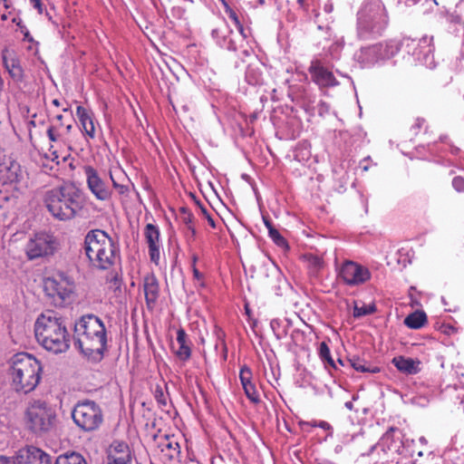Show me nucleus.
Masks as SVG:
<instances>
[{
	"mask_svg": "<svg viewBox=\"0 0 464 464\" xmlns=\"http://www.w3.org/2000/svg\"><path fill=\"white\" fill-rule=\"evenodd\" d=\"M270 325H271V328L275 331L276 327H277V325H279V321L277 319H274L271 321Z\"/></svg>",
	"mask_w": 464,
	"mask_h": 464,
	"instance_id": "50",
	"label": "nucleus"
},
{
	"mask_svg": "<svg viewBox=\"0 0 464 464\" xmlns=\"http://www.w3.org/2000/svg\"><path fill=\"white\" fill-rule=\"evenodd\" d=\"M257 2L260 5H264L266 4L265 0H257Z\"/></svg>",
	"mask_w": 464,
	"mask_h": 464,
	"instance_id": "58",
	"label": "nucleus"
},
{
	"mask_svg": "<svg viewBox=\"0 0 464 464\" xmlns=\"http://www.w3.org/2000/svg\"><path fill=\"white\" fill-rule=\"evenodd\" d=\"M312 81L319 87H333L338 84L334 73L323 65V63L316 59L313 60L308 68Z\"/></svg>",
	"mask_w": 464,
	"mask_h": 464,
	"instance_id": "16",
	"label": "nucleus"
},
{
	"mask_svg": "<svg viewBox=\"0 0 464 464\" xmlns=\"http://www.w3.org/2000/svg\"><path fill=\"white\" fill-rule=\"evenodd\" d=\"M245 310H246V314L249 316L251 312H250V309L247 304L245 306Z\"/></svg>",
	"mask_w": 464,
	"mask_h": 464,
	"instance_id": "56",
	"label": "nucleus"
},
{
	"mask_svg": "<svg viewBox=\"0 0 464 464\" xmlns=\"http://www.w3.org/2000/svg\"><path fill=\"white\" fill-rule=\"evenodd\" d=\"M376 311V307L374 304H363L362 306L354 305L353 309V316L361 317L368 314H372Z\"/></svg>",
	"mask_w": 464,
	"mask_h": 464,
	"instance_id": "35",
	"label": "nucleus"
},
{
	"mask_svg": "<svg viewBox=\"0 0 464 464\" xmlns=\"http://www.w3.org/2000/svg\"><path fill=\"white\" fill-rule=\"evenodd\" d=\"M30 124H32V125H34V126L35 125V124H34V121H30Z\"/></svg>",
	"mask_w": 464,
	"mask_h": 464,
	"instance_id": "61",
	"label": "nucleus"
},
{
	"mask_svg": "<svg viewBox=\"0 0 464 464\" xmlns=\"http://www.w3.org/2000/svg\"><path fill=\"white\" fill-rule=\"evenodd\" d=\"M54 464H87V461L82 454L72 451L59 455Z\"/></svg>",
	"mask_w": 464,
	"mask_h": 464,
	"instance_id": "30",
	"label": "nucleus"
},
{
	"mask_svg": "<svg viewBox=\"0 0 464 464\" xmlns=\"http://www.w3.org/2000/svg\"><path fill=\"white\" fill-rule=\"evenodd\" d=\"M74 289L73 280L63 273L58 274L55 277H49L44 281L45 293L58 304L69 301L74 293Z\"/></svg>",
	"mask_w": 464,
	"mask_h": 464,
	"instance_id": "9",
	"label": "nucleus"
},
{
	"mask_svg": "<svg viewBox=\"0 0 464 464\" xmlns=\"http://www.w3.org/2000/svg\"><path fill=\"white\" fill-rule=\"evenodd\" d=\"M198 260V255L195 253L192 254V256H191V269L194 267H197Z\"/></svg>",
	"mask_w": 464,
	"mask_h": 464,
	"instance_id": "48",
	"label": "nucleus"
},
{
	"mask_svg": "<svg viewBox=\"0 0 464 464\" xmlns=\"http://www.w3.org/2000/svg\"><path fill=\"white\" fill-rule=\"evenodd\" d=\"M452 186L458 192L464 191V178L457 176L452 180Z\"/></svg>",
	"mask_w": 464,
	"mask_h": 464,
	"instance_id": "42",
	"label": "nucleus"
},
{
	"mask_svg": "<svg viewBox=\"0 0 464 464\" xmlns=\"http://www.w3.org/2000/svg\"><path fill=\"white\" fill-rule=\"evenodd\" d=\"M52 103L56 107L60 106V101L58 99H53Z\"/></svg>",
	"mask_w": 464,
	"mask_h": 464,
	"instance_id": "53",
	"label": "nucleus"
},
{
	"mask_svg": "<svg viewBox=\"0 0 464 464\" xmlns=\"http://www.w3.org/2000/svg\"><path fill=\"white\" fill-rule=\"evenodd\" d=\"M319 356L321 360L326 362L331 367L336 368L334 361L333 360L329 346L325 342H322L319 346Z\"/></svg>",
	"mask_w": 464,
	"mask_h": 464,
	"instance_id": "33",
	"label": "nucleus"
},
{
	"mask_svg": "<svg viewBox=\"0 0 464 464\" xmlns=\"http://www.w3.org/2000/svg\"><path fill=\"white\" fill-rule=\"evenodd\" d=\"M302 259L306 265L307 269L311 275H316L324 267V260L322 257L313 255L305 254Z\"/></svg>",
	"mask_w": 464,
	"mask_h": 464,
	"instance_id": "28",
	"label": "nucleus"
},
{
	"mask_svg": "<svg viewBox=\"0 0 464 464\" xmlns=\"http://www.w3.org/2000/svg\"><path fill=\"white\" fill-rule=\"evenodd\" d=\"M35 337L45 350L63 353L70 348V334L64 319L53 311L38 316L34 324Z\"/></svg>",
	"mask_w": 464,
	"mask_h": 464,
	"instance_id": "3",
	"label": "nucleus"
},
{
	"mask_svg": "<svg viewBox=\"0 0 464 464\" xmlns=\"http://www.w3.org/2000/svg\"><path fill=\"white\" fill-rule=\"evenodd\" d=\"M263 220H264V223H265V226L266 227V228L268 229V232L270 231V229H275L276 227L273 226L271 220L266 217H263Z\"/></svg>",
	"mask_w": 464,
	"mask_h": 464,
	"instance_id": "45",
	"label": "nucleus"
},
{
	"mask_svg": "<svg viewBox=\"0 0 464 464\" xmlns=\"http://www.w3.org/2000/svg\"><path fill=\"white\" fill-rule=\"evenodd\" d=\"M268 234H269V237H271V239L274 241V243L276 244L277 246H279L281 247H287L288 246L287 241L279 233V231L276 228L270 229Z\"/></svg>",
	"mask_w": 464,
	"mask_h": 464,
	"instance_id": "40",
	"label": "nucleus"
},
{
	"mask_svg": "<svg viewBox=\"0 0 464 464\" xmlns=\"http://www.w3.org/2000/svg\"><path fill=\"white\" fill-rule=\"evenodd\" d=\"M232 34V30H230L227 25H223L221 27H217L212 30V37L217 40L218 44L221 46H226L229 51H237L236 43L233 40H229L227 44H226L227 37L228 34Z\"/></svg>",
	"mask_w": 464,
	"mask_h": 464,
	"instance_id": "26",
	"label": "nucleus"
},
{
	"mask_svg": "<svg viewBox=\"0 0 464 464\" xmlns=\"http://www.w3.org/2000/svg\"><path fill=\"white\" fill-rule=\"evenodd\" d=\"M74 338L81 352L89 360L100 362L107 349V333L103 322L96 315L82 316L74 325Z\"/></svg>",
	"mask_w": 464,
	"mask_h": 464,
	"instance_id": "2",
	"label": "nucleus"
},
{
	"mask_svg": "<svg viewBox=\"0 0 464 464\" xmlns=\"http://www.w3.org/2000/svg\"><path fill=\"white\" fill-rule=\"evenodd\" d=\"M243 390L245 392L246 396L251 402H253L255 404H257L258 402H260L259 393H258V392L256 388V385L254 383L243 386Z\"/></svg>",
	"mask_w": 464,
	"mask_h": 464,
	"instance_id": "34",
	"label": "nucleus"
},
{
	"mask_svg": "<svg viewBox=\"0 0 464 464\" xmlns=\"http://www.w3.org/2000/svg\"><path fill=\"white\" fill-rule=\"evenodd\" d=\"M2 60L5 70L8 72L10 77L15 82H21L24 81V72L22 68L20 60L17 58L14 52H10L7 49L2 52Z\"/></svg>",
	"mask_w": 464,
	"mask_h": 464,
	"instance_id": "21",
	"label": "nucleus"
},
{
	"mask_svg": "<svg viewBox=\"0 0 464 464\" xmlns=\"http://www.w3.org/2000/svg\"><path fill=\"white\" fill-rule=\"evenodd\" d=\"M252 376H253L252 371L248 366L244 365L241 367L240 372H239V379H240L242 387L246 386L247 384L253 383Z\"/></svg>",
	"mask_w": 464,
	"mask_h": 464,
	"instance_id": "38",
	"label": "nucleus"
},
{
	"mask_svg": "<svg viewBox=\"0 0 464 464\" xmlns=\"http://www.w3.org/2000/svg\"><path fill=\"white\" fill-rule=\"evenodd\" d=\"M270 325H271V328L275 331L276 327H277V325H279V321L277 319H274L271 321Z\"/></svg>",
	"mask_w": 464,
	"mask_h": 464,
	"instance_id": "49",
	"label": "nucleus"
},
{
	"mask_svg": "<svg viewBox=\"0 0 464 464\" xmlns=\"http://www.w3.org/2000/svg\"><path fill=\"white\" fill-rule=\"evenodd\" d=\"M47 137L52 143H57L63 140L59 131V126L50 125L46 130Z\"/></svg>",
	"mask_w": 464,
	"mask_h": 464,
	"instance_id": "37",
	"label": "nucleus"
},
{
	"mask_svg": "<svg viewBox=\"0 0 464 464\" xmlns=\"http://www.w3.org/2000/svg\"><path fill=\"white\" fill-rule=\"evenodd\" d=\"M30 3L37 10L38 14H43V5L41 0H30Z\"/></svg>",
	"mask_w": 464,
	"mask_h": 464,
	"instance_id": "44",
	"label": "nucleus"
},
{
	"mask_svg": "<svg viewBox=\"0 0 464 464\" xmlns=\"http://www.w3.org/2000/svg\"><path fill=\"white\" fill-rule=\"evenodd\" d=\"M181 211L183 212L182 222L187 226V229L190 232L191 237H194L196 235V228L192 225L193 214L189 211H187L186 208H182Z\"/></svg>",
	"mask_w": 464,
	"mask_h": 464,
	"instance_id": "36",
	"label": "nucleus"
},
{
	"mask_svg": "<svg viewBox=\"0 0 464 464\" xmlns=\"http://www.w3.org/2000/svg\"><path fill=\"white\" fill-rule=\"evenodd\" d=\"M107 291L110 295V299L114 302L121 303L125 293V286L122 279L117 275H113L107 281Z\"/></svg>",
	"mask_w": 464,
	"mask_h": 464,
	"instance_id": "25",
	"label": "nucleus"
},
{
	"mask_svg": "<svg viewBox=\"0 0 464 464\" xmlns=\"http://www.w3.org/2000/svg\"><path fill=\"white\" fill-rule=\"evenodd\" d=\"M2 4H3L5 9L8 11V14H10L11 11H9V9L12 8V2H11V0H3Z\"/></svg>",
	"mask_w": 464,
	"mask_h": 464,
	"instance_id": "46",
	"label": "nucleus"
},
{
	"mask_svg": "<svg viewBox=\"0 0 464 464\" xmlns=\"http://www.w3.org/2000/svg\"><path fill=\"white\" fill-rule=\"evenodd\" d=\"M12 464H51V457L39 448L27 446L18 450Z\"/></svg>",
	"mask_w": 464,
	"mask_h": 464,
	"instance_id": "15",
	"label": "nucleus"
},
{
	"mask_svg": "<svg viewBox=\"0 0 464 464\" xmlns=\"http://www.w3.org/2000/svg\"><path fill=\"white\" fill-rule=\"evenodd\" d=\"M349 364L357 372H379L380 369L376 366L372 367L364 359L358 356H352L348 358Z\"/></svg>",
	"mask_w": 464,
	"mask_h": 464,
	"instance_id": "29",
	"label": "nucleus"
},
{
	"mask_svg": "<svg viewBox=\"0 0 464 464\" xmlns=\"http://www.w3.org/2000/svg\"><path fill=\"white\" fill-rule=\"evenodd\" d=\"M160 230L153 224H147L144 228V237L149 247V256L150 261L156 266L160 265Z\"/></svg>",
	"mask_w": 464,
	"mask_h": 464,
	"instance_id": "18",
	"label": "nucleus"
},
{
	"mask_svg": "<svg viewBox=\"0 0 464 464\" xmlns=\"http://www.w3.org/2000/svg\"><path fill=\"white\" fill-rule=\"evenodd\" d=\"M201 212H202L203 216L207 218L208 223L209 224V226L211 227L215 228L216 227L215 220L212 218V216L210 215V213L207 210V208H204V207H201Z\"/></svg>",
	"mask_w": 464,
	"mask_h": 464,
	"instance_id": "43",
	"label": "nucleus"
},
{
	"mask_svg": "<svg viewBox=\"0 0 464 464\" xmlns=\"http://www.w3.org/2000/svg\"><path fill=\"white\" fill-rule=\"evenodd\" d=\"M132 453L129 445L121 441H113L107 450V464H131Z\"/></svg>",
	"mask_w": 464,
	"mask_h": 464,
	"instance_id": "17",
	"label": "nucleus"
},
{
	"mask_svg": "<svg viewBox=\"0 0 464 464\" xmlns=\"http://www.w3.org/2000/svg\"><path fill=\"white\" fill-rule=\"evenodd\" d=\"M427 315L423 311L417 310L404 319V324L410 329H420L427 324Z\"/></svg>",
	"mask_w": 464,
	"mask_h": 464,
	"instance_id": "27",
	"label": "nucleus"
},
{
	"mask_svg": "<svg viewBox=\"0 0 464 464\" xmlns=\"http://www.w3.org/2000/svg\"><path fill=\"white\" fill-rule=\"evenodd\" d=\"M392 362L399 372L406 375H415L421 371V362L419 359L401 355L394 357Z\"/></svg>",
	"mask_w": 464,
	"mask_h": 464,
	"instance_id": "23",
	"label": "nucleus"
},
{
	"mask_svg": "<svg viewBox=\"0 0 464 464\" xmlns=\"http://www.w3.org/2000/svg\"><path fill=\"white\" fill-rule=\"evenodd\" d=\"M110 178H111L112 186L116 189V191L118 192V194L120 196H122V197H125V198L129 197V194H130V188H129V186L125 185V184L119 183L113 178V175H112L111 171H110Z\"/></svg>",
	"mask_w": 464,
	"mask_h": 464,
	"instance_id": "39",
	"label": "nucleus"
},
{
	"mask_svg": "<svg viewBox=\"0 0 464 464\" xmlns=\"http://www.w3.org/2000/svg\"><path fill=\"white\" fill-rule=\"evenodd\" d=\"M63 118V115H62V114H59V115H57V116H56V120L60 122V123H59V127L63 126V122H62Z\"/></svg>",
	"mask_w": 464,
	"mask_h": 464,
	"instance_id": "51",
	"label": "nucleus"
},
{
	"mask_svg": "<svg viewBox=\"0 0 464 464\" xmlns=\"http://www.w3.org/2000/svg\"><path fill=\"white\" fill-rule=\"evenodd\" d=\"M338 362H339L340 364L343 365V361H342V360H340V359H339V360H338Z\"/></svg>",
	"mask_w": 464,
	"mask_h": 464,
	"instance_id": "60",
	"label": "nucleus"
},
{
	"mask_svg": "<svg viewBox=\"0 0 464 464\" xmlns=\"http://www.w3.org/2000/svg\"><path fill=\"white\" fill-rule=\"evenodd\" d=\"M314 426H315V424ZM316 426H318L324 430H329L331 428L330 424L324 420L320 421L318 424H316Z\"/></svg>",
	"mask_w": 464,
	"mask_h": 464,
	"instance_id": "47",
	"label": "nucleus"
},
{
	"mask_svg": "<svg viewBox=\"0 0 464 464\" xmlns=\"http://www.w3.org/2000/svg\"><path fill=\"white\" fill-rule=\"evenodd\" d=\"M3 0H0V5L2 4Z\"/></svg>",
	"mask_w": 464,
	"mask_h": 464,
	"instance_id": "62",
	"label": "nucleus"
},
{
	"mask_svg": "<svg viewBox=\"0 0 464 464\" xmlns=\"http://www.w3.org/2000/svg\"><path fill=\"white\" fill-rule=\"evenodd\" d=\"M88 189L100 201H110L112 198V189L101 178L97 169L91 165L83 167Z\"/></svg>",
	"mask_w": 464,
	"mask_h": 464,
	"instance_id": "13",
	"label": "nucleus"
},
{
	"mask_svg": "<svg viewBox=\"0 0 464 464\" xmlns=\"http://www.w3.org/2000/svg\"><path fill=\"white\" fill-rule=\"evenodd\" d=\"M65 129H66V132L70 133L72 130V124L66 125Z\"/></svg>",
	"mask_w": 464,
	"mask_h": 464,
	"instance_id": "54",
	"label": "nucleus"
},
{
	"mask_svg": "<svg viewBox=\"0 0 464 464\" xmlns=\"http://www.w3.org/2000/svg\"><path fill=\"white\" fill-rule=\"evenodd\" d=\"M75 425L84 432L97 430L103 422V413L101 407L93 401H78L72 411Z\"/></svg>",
	"mask_w": 464,
	"mask_h": 464,
	"instance_id": "8",
	"label": "nucleus"
},
{
	"mask_svg": "<svg viewBox=\"0 0 464 464\" xmlns=\"http://www.w3.org/2000/svg\"><path fill=\"white\" fill-rule=\"evenodd\" d=\"M324 10L326 12H331L333 10V5H325Z\"/></svg>",
	"mask_w": 464,
	"mask_h": 464,
	"instance_id": "52",
	"label": "nucleus"
},
{
	"mask_svg": "<svg viewBox=\"0 0 464 464\" xmlns=\"http://www.w3.org/2000/svg\"><path fill=\"white\" fill-rule=\"evenodd\" d=\"M193 279L200 287H205L204 275L197 267L192 268Z\"/></svg>",
	"mask_w": 464,
	"mask_h": 464,
	"instance_id": "41",
	"label": "nucleus"
},
{
	"mask_svg": "<svg viewBox=\"0 0 464 464\" xmlns=\"http://www.w3.org/2000/svg\"><path fill=\"white\" fill-rule=\"evenodd\" d=\"M24 420L27 429L34 435L42 437L55 430L57 414L46 401L35 400L26 408Z\"/></svg>",
	"mask_w": 464,
	"mask_h": 464,
	"instance_id": "6",
	"label": "nucleus"
},
{
	"mask_svg": "<svg viewBox=\"0 0 464 464\" xmlns=\"http://www.w3.org/2000/svg\"><path fill=\"white\" fill-rule=\"evenodd\" d=\"M224 7L225 13L228 15V17L233 21L239 34L243 36V38H246V34L245 33V28L243 24L240 22L237 14L230 7L228 3L226 0H219Z\"/></svg>",
	"mask_w": 464,
	"mask_h": 464,
	"instance_id": "31",
	"label": "nucleus"
},
{
	"mask_svg": "<svg viewBox=\"0 0 464 464\" xmlns=\"http://www.w3.org/2000/svg\"><path fill=\"white\" fill-rule=\"evenodd\" d=\"M53 156H54V159H57L58 158V155H57V152L56 151H53L52 153Z\"/></svg>",
	"mask_w": 464,
	"mask_h": 464,
	"instance_id": "59",
	"label": "nucleus"
},
{
	"mask_svg": "<svg viewBox=\"0 0 464 464\" xmlns=\"http://www.w3.org/2000/svg\"><path fill=\"white\" fill-rule=\"evenodd\" d=\"M76 116L80 123V130L84 138L88 140H94L96 138L95 117L92 111L83 106H77Z\"/></svg>",
	"mask_w": 464,
	"mask_h": 464,
	"instance_id": "19",
	"label": "nucleus"
},
{
	"mask_svg": "<svg viewBox=\"0 0 464 464\" xmlns=\"http://www.w3.org/2000/svg\"><path fill=\"white\" fill-rule=\"evenodd\" d=\"M43 367L34 356L27 353H18L10 360L12 385L17 392H33L42 378Z\"/></svg>",
	"mask_w": 464,
	"mask_h": 464,
	"instance_id": "4",
	"label": "nucleus"
},
{
	"mask_svg": "<svg viewBox=\"0 0 464 464\" xmlns=\"http://www.w3.org/2000/svg\"><path fill=\"white\" fill-rule=\"evenodd\" d=\"M143 291L148 309L152 310L160 296V283L153 273H148L143 277Z\"/></svg>",
	"mask_w": 464,
	"mask_h": 464,
	"instance_id": "20",
	"label": "nucleus"
},
{
	"mask_svg": "<svg viewBox=\"0 0 464 464\" xmlns=\"http://www.w3.org/2000/svg\"><path fill=\"white\" fill-rule=\"evenodd\" d=\"M26 171L12 156L4 155L0 158V183L19 189L25 185Z\"/></svg>",
	"mask_w": 464,
	"mask_h": 464,
	"instance_id": "10",
	"label": "nucleus"
},
{
	"mask_svg": "<svg viewBox=\"0 0 464 464\" xmlns=\"http://www.w3.org/2000/svg\"><path fill=\"white\" fill-rule=\"evenodd\" d=\"M2 20H7L8 18V14H3L2 16H1Z\"/></svg>",
	"mask_w": 464,
	"mask_h": 464,
	"instance_id": "57",
	"label": "nucleus"
},
{
	"mask_svg": "<svg viewBox=\"0 0 464 464\" xmlns=\"http://www.w3.org/2000/svg\"><path fill=\"white\" fill-rule=\"evenodd\" d=\"M304 2H305V0H297V3L299 4V5H300L301 7H304Z\"/></svg>",
	"mask_w": 464,
	"mask_h": 464,
	"instance_id": "55",
	"label": "nucleus"
},
{
	"mask_svg": "<svg viewBox=\"0 0 464 464\" xmlns=\"http://www.w3.org/2000/svg\"><path fill=\"white\" fill-rule=\"evenodd\" d=\"M387 24L385 7L381 0H364L358 13V34H380Z\"/></svg>",
	"mask_w": 464,
	"mask_h": 464,
	"instance_id": "7",
	"label": "nucleus"
},
{
	"mask_svg": "<svg viewBox=\"0 0 464 464\" xmlns=\"http://www.w3.org/2000/svg\"><path fill=\"white\" fill-rule=\"evenodd\" d=\"M371 277L372 274L366 266L352 260L343 261L337 268V278L351 287L362 285Z\"/></svg>",
	"mask_w": 464,
	"mask_h": 464,
	"instance_id": "11",
	"label": "nucleus"
},
{
	"mask_svg": "<svg viewBox=\"0 0 464 464\" xmlns=\"http://www.w3.org/2000/svg\"><path fill=\"white\" fill-rule=\"evenodd\" d=\"M159 448L169 460L178 459L181 453L179 440L175 435H164L159 442Z\"/></svg>",
	"mask_w": 464,
	"mask_h": 464,
	"instance_id": "24",
	"label": "nucleus"
},
{
	"mask_svg": "<svg viewBox=\"0 0 464 464\" xmlns=\"http://www.w3.org/2000/svg\"><path fill=\"white\" fill-rule=\"evenodd\" d=\"M177 344L178 347L172 346V351L177 358L182 362H187L190 359L192 350L191 343L188 340V334L183 328L177 330Z\"/></svg>",
	"mask_w": 464,
	"mask_h": 464,
	"instance_id": "22",
	"label": "nucleus"
},
{
	"mask_svg": "<svg viewBox=\"0 0 464 464\" xmlns=\"http://www.w3.org/2000/svg\"><path fill=\"white\" fill-rule=\"evenodd\" d=\"M57 246L56 239L47 233L35 234L25 246V253L30 260L51 256Z\"/></svg>",
	"mask_w": 464,
	"mask_h": 464,
	"instance_id": "12",
	"label": "nucleus"
},
{
	"mask_svg": "<svg viewBox=\"0 0 464 464\" xmlns=\"http://www.w3.org/2000/svg\"><path fill=\"white\" fill-rule=\"evenodd\" d=\"M84 251L92 265L101 270L110 269L119 256L112 238L101 229H93L86 234Z\"/></svg>",
	"mask_w": 464,
	"mask_h": 464,
	"instance_id": "5",
	"label": "nucleus"
},
{
	"mask_svg": "<svg viewBox=\"0 0 464 464\" xmlns=\"http://www.w3.org/2000/svg\"><path fill=\"white\" fill-rule=\"evenodd\" d=\"M43 200L49 213L62 221L83 215L88 202L83 191L72 183L47 190Z\"/></svg>",
	"mask_w": 464,
	"mask_h": 464,
	"instance_id": "1",
	"label": "nucleus"
},
{
	"mask_svg": "<svg viewBox=\"0 0 464 464\" xmlns=\"http://www.w3.org/2000/svg\"><path fill=\"white\" fill-rule=\"evenodd\" d=\"M397 428L391 427L382 437L380 446L381 451L378 452L379 459L373 464H399L401 456L398 449L392 450L391 445L393 440V432Z\"/></svg>",
	"mask_w": 464,
	"mask_h": 464,
	"instance_id": "14",
	"label": "nucleus"
},
{
	"mask_svg": "<svg viewBox=\"0 0 464 464\" xmlns=\"http://www.w3.org/2000/svg\"><path fill=\"white\" fill-rule=\"evenodd\" d=\"M153 394L159 407L164 410L168 405L169 393L164 391V388L161 385L157 384Z\"/></svg>",
	"mask_w": 464,
	"mask_h": 464,
	"instance_id": "32",
	"label": "nucleus"
}]
</instances>
